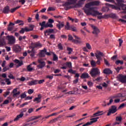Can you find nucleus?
Wrapping results in <instances>:
<instances>
[{
    "instance_id": "obj_6",
    "label": "nucleus",
    "mask_w": 126,
    "mask_h": 126,
    "mask_svg": "<svg viewBox=\"0 0 126 126\" xmlns=\"http://www.w3.org/2000/svg\"><path fill=\"white\" fill-rule=\"evenodd\" d=\"M6 38L8 40V44L9 45H13V44H15L16 39L13 35H7L6 36Z\"/></svg>"
},
{
    "instance_id": "obj_15",
    "label": "nucleus",
    "mask_w": 126,
    "mask_h": 126,
    "mask_svg": "<svg viewBox=\"0 0 126 126\" xmlns=\"http://www.w3.org/2000/svg\"><path fill=\"white\" fill-rule=\"evenodd\" d=\"M54 29H47L44 32V35L45 36H49L50 34H51V33H54Z\"/></svg>"
},
{
    "instance_id": "obj_26",
    "label": "nucleus",
    "mask_w": 126,
    "mask_h": 126,
    "mask_svg": "<svg viewBox=\"0 0 126 126\" xmlns=\"http://www.w3.org/2000/svg\"><path fill=\"white\" fill-rule=\"evenodd\" d=\"M32 46L34 48H41L42 47V45L39 42L33 43Z\"/></svg>"
},
{
    "instance_id": "obj_25",
    "label": "nucleus",
    "mask_w": 126,
    "mask_h": 126,
    "mask_svg": "<svg viewBox=\"0 0 126 126\" xmlns=\"http://www.w3.org/2000/svg\"><path fill=\"white\" fill-rule=\"evenodd\" d=\"M11 101H12V99L11 98V97H8V99L5 100L3 104L4 105H7V104H8V103H9V102H11Z\"/></svg>"
},
{
    "instance_id": "obj_60",
    "label": "nucleus",
    "mask_w": 126,
    "mask_h": 126,
    "mask_svg": "<svg viewBox=\"0 0 126 126\" xmlns=\"http://www.w3.org/2000/svg\"><path fill=\"white\" fill-rule=\"evenodd\" d=\"M8 69H9V67H4L3 68V72H5V71H6V70H8Z\"/></svg>"
},
{
    "instance_id": "obj_32",
    "label": "nucleus",
    "mask_w": 126,
    "mask_h": 126,
    "mask_svg": "<svg viewBox=\"0 0 126 126\" xmlns=\"http://www.w3.org/2000/svg\"><path fill=\"white\" fill-rule=\"evenodd\" d=\"M48 27H49L50 28H53L54 27V26L53 25V24L48 22L46 24L45 28H47Z\"/></svg>"
},
{
    "instance_id": "obj_16",
    "label": "nucleus",
    "mask_w": 126,
    "mask_h": 126,
    "mask_svg": "<svg viewBox=\"0 0 126 126\" xmlns=\"http://www.w3.org/2000/svg\"><path fill=\"white\" fill-rule=\"evenodd\" d=\"M28 84L29 85V86H32V85H36V84H38V80H34L31 82H29Z\"/></svg>"
},
{
    "instance_id": "obj_34",
    "label": "nucleus",
    "mask_w": 126,
    "mask_h": 126,
    "mask_svg": "<svg viewBox=\"0 0 126 126\" xmlns=\"http://www.w3.org/2000/svg\"><path fill=\"white\" fill-rule=\"evenodd\" d=\"M27 96V95H26V92H25L21 94L20 97L21 99H24V98H26Z\"/></svg>"
},
{
    "instance_id": "obj_14",
    "label": "nucleus",
    "mask_w": 126,
    "mask_h": 126,
    "mask_svg": "<svg viewBox=\"0 0 126 126\" xmlns=\"http://www.w3.org/2000/svg\"><path fill=\"white\" fill-rule=\"evenodd\" d=\"M91 27L93 29L94 31L93 32V34L94 35H97L98 33H100V30L98 28L95 27L94 26L91 25Z\"/></svg>"
},
{
    "instance_id": "obj_48",
    "label": "nucleus",
    "mask_w": 126,
    "mask_h": 126,
    "mask_svg": "<svg viewBox=\"0 0 126 126\" xmlns=\"http://www.w3.org/2000/svg\"><path fill=\"white\" fill-rule=\"evenodd\" d=\"M86 46L88 50H91V49H92V48L91 47V45H90V44L88 43H87L86 44Z\"/></svg>"
},
{
    "instance_id": "obj_31",
    "label": "nucleus",
    "mask_w": 126,
    "mask_h": 126,
    "mask_svg": "<svg viewBox=\"0 0 126 126\" xmlns=\"http://www.w3.org/2000/svg\"><path fill=\"white\" fill-rule=\"evenodd\" d=\"M116 110L112 109V108L109 109V111L107 113V116H110V115H111V114H115V113H116Z\"/></svg>"
},
{
    "instance_id": "obj_5",
    "label": "nucleus",
    "mask_w": 126,
    "mask_h": 126,
    "mask_svg": "<svg viewBox=\"0 0 126 126\" xmlns=\"http://www.w3.org/2000/svg\"><path fill=\"white\" fill-rule=\"evenodd\" d=\"M90 74L92 77H95L96 75H100V70L98 68H92Z\"/></svg>"
},
{
    "instance_id": "obj_7",
    "label": "nucleus",
    "mask_w": 126,
    "mask_h": 126,
    "mask_svg": "<svg viewBox=\"0 0 126 126\" xmlns=\"http://www.w3.org/2000/svg\"><path fill=\"white\" fill-rule=\"evenodd\" d=\"M35 26L34 25L30 26L29 28L26 27L25 28H22L21 30L20 31V33L21 34H24V32H29V31H32L34 29Z\"/></svg>"
},
{
    "instance_id": "obj_30",
    "label": "nucleus",
    "mask_w": 126,
    "mask_h": 126,
    "mask_svg": "<svg viewBox=\"0 0 126 126\" xmlns=\"http://www.w3.org/2000/svg\"><path fill=\"white\" fill-rule=\"evenodd\" d=\"M58 120H59V118H54L53 119L51 120L48 123V124H54L56 122H58Z\"/></svg>"
},
{
    "instance_id": "obj_40",
    "label": "nucleus",
    "mask_w": 126,
    "mask_h": 126,
    "mask_svg": "<svg viewBox=\"0 0 126 126\" xmlns=\"http://www.w3.org/2000/svg\"><path fill=\"white\" fill-rule=\"evenodd\" d=\"M45 66V63H40L37 65L38 68H43Z\"/></svg>"
},
{
    "instance_id": "obj_44",
    "label": "nucleus",
    "mask_w": 126,
    "mask_h": 126,
    "mask_svg": "<svg viewBox=\"0 0 126 126\" xmlns=\"http://www.w3.org/2000/svg\"><path fill=\"white\" fill-rule=\"evenodd\" d=\"M5 82L7 83V85H10L11 84V82L9 80V79L6 78L5 80Z\"/></svg>"
},
{
    "instance_id": "obj_55",
    "label": "nucleus",
    "mask_w": 126,
    "mask_h": 126,
    "mask_svg": "<svg viewBox=\"0 0 126 126\" xmlns=\"http://www.w3.org/2000/svg\"><path fill=\"white\" fill-rule=\"evenodd\" d=\"M14 62L15 63H22V62H21L17 60V59H15L14 61Z\"/></svg>"
},
{
    "instance_id": "obj_13",
    "label": "nucleus",
    "mask_w": 126,
    "mask_h": 126,
    "mask_svg": "<svg viewBox=\"0 0 126 126\" xmlns=\"http://www.w3.org/2000/svg\"><path fill=\"white\" fill-rule=\"evenodd\" d=\"M74 37L75 39L72 40L73 43H74L75 44H81V43H82L81 39L78 36L76 35H74Z\"/></svg>"
},
{
    "instance_id": "obj_24",
    "label": "nucleus",
    "mask_w": 126,
    "mask_h": 126,
    "mask_svg": "<svg viewBox=\"0 0 126 126\" xmlns=\"http://www.w3.org/2000/svg\"><path fill=\"white\" fill-rule=\"evenodd\" d=\"M46 21H43L42 23H39V25L41 26V28H40V30H43L44 28H46Z\"/></svg>"
},
{
    "instance_id": "obj_28",
    "label": "nucleus",
    "mask_w": 126,
    "mask_h": 126,
    "mask_svg": "<svg viewBox=\"0 0 126 126\" xmlns=\"http://www.w3.org/2000/svg\"><path fill=\"white\" fill-rule=\"evenodd\" d=\"M27 69L28 70V71H32V70H33V69H34V68H33L32 67V64H30L29 65H28L27 66Z\"/></svg>"
},
{
    "instance_id": "obj_41",
    "label": "nucleus",
    "mask_w": 126,
    "mask_h": 126,
    "mask_svg": "<svg viewBox=\"0 0 126 126\" xmlns=\"http://www.w3.org/2000/svg\"><path fill=\"white\" fill-rule=\"evenodd\" d=\"M28 94H30L31 95V94H33L34 93V89H30L28 91Z\"/></svg>"
},
{
    "instance_id": "obj_42",
    "label": "nucleus",
    "mask_w": 126,
    "mask_h": 126,
    "mask_svg": "<svg viewBox=\"0 0 126 126\" xmlns=\"http://www.w3.org/2000/svg\"><path fill=\"white\" fill-rule=\"evenodd\" d=\"M70 27H69V23H67L66 25L65 26V29L66 30H70Z\"/></svg>"
},
{
    "instance_id": "obj_59",
    "label": "nucleus",
    "mask_w": 126,
    "mask_h": 126,
    "mask_svg": "<svg viewBox=\"0 0 126 126\" xmlns=\"http://www.w3.org/2000/svg\"><path fill=\"white\" fill-rule=\"evenodd\" d=\"M26 38V36H20L19 37V41H22V40H25V39Z\"/></svg>"
},
{
    "instance_id": "obj_61",
    "label": "nucleus",
    "mask_w": 126,
    "mask_h": 126,
    "mask_svg": "<svg viewBox=\"0 0 126 126\" xmlns=\"http://www.w3.org/2000/svg\"><path fill=\"white\" fill-rule=\"evenodd\" d=\"M53 60L54 61H57L58 60V56L55 54H53Z\"/></svg>"
},
{
    "instance_id": "obj_10",
    "label": "nucleus",
    "mask_w": 126,
    "mask_h": 126,
    "mask_svg": "<svg viewBox=\"0 0 126 126\" xmlns=\"http://www.w3.org/2000/svg\"><path fill=\"white\" fill-rule=\"evenodd\" d=\"M118 80L121 83H126V75H119L117 77Z\"/></svg>"
},
{
    "instance_id": "obj_49",
    "label": "nucleus",
    "mask_w": 126,
    "mask_h": 126,
    "mask_svg": "<svg viewBox=\"0 0 126 126\" xmlns=\"http://www.w3.org/2000/svg\"><path fill=\"white\" fill-rule=\"evenodd\" d=\"M87 84L89 85V87H92V86H93V83L91 81L88 82Z\"/></svg>"
},
{
    "instance_id": "obj_1",
    "label": "nucleus",
    "mask_w": 126,
    "mask_h": 126,
    "mask_svg": "<svg viewBox=\"0 0 126 126\" xmlns=\"http://www.w3.org/2000/svg\"><path fill=\"white\" fill-rule=\"evenodd\" d=\"M99 4H100V1H94L86 4L85 7L83 8L84 12L87 15H92L93 16L102 15V13L97 11L95 8H91L93 5H99Z\"/></svg>"
},
{
    "instance_id": "obj_50",
    "label": "nucleus",
    "mask_w": 126,
    "mask_h": 126,
    "mask_svg": "<svg viewBox=\"0 0 126 126\" xmlns=\"http://www.w3.org/2000/svg\"><path fill=\"white\" fill-rule=\"evenodd\" d=\"M46 78H48V79L52 80V79H53V78H54V75L52 74L51 76L47 75V76H46Z\"/></svg>"
},
{
    "instance_id": "obj_9",
    "label": "nucleus",
    "mask_w": 126,
    "mask_h": 126,
    "mask_svg": "<svg viewBox=\"0 0 126 126\" xmlns=\"http://www.w3.org/2000/svg\"><path fill=\"white\" fill-rule=\"evenodd\" d=\"M21 113L20 114L17 116V117L14 119V122H16L19 120V119H21L23 116H24V113H25L27 111V108H25L21 109Z\"/></svg>"
},
{
    "instance_id": "obj_20",
    "label": "nucleus",
    "mask_w": 126,
    "mask_h": 126,
    "mask_svg": "<svg viewBox=\"0 0 126 126\" xmlns=\"http://www.w3.org/2000/svg\"><path fill=\"white\" fill-rule=\"evenodd\" d=\"M67 67L70 68V67H71V63H65L64 66L61 67V68L62 69H66Z\"/></svg>"
},
{
    "instance_id": "obj_56",
    "label": "nucleus",
    "mask_w": 126,
    "mask_h": 126,
    "mask_svg": "<svg viewBox=\"0 0 126 126\" xmlns=\"http://www.w3.org/2000/svg\"><path fill=\"white\" fill-rule=\"evenodd\" d=\"M10 94V92H5L3 94L4 97H6L8 95H9Z\"/></svg>"
},
{
    "instance_id": "obj_47",
    "label": "nucleus",
    "mask_w": 126,
    "mask_h": 126,
    "mask_svg": "<svg viewBox=\"0 0 126 126\" xmlns=\"http://www.w3.org/2000/svg\"><path fill=\"white\" fill-rule=\"evenodd\" d=\"M58 47L59 50H63V45H62V43H59Z\"/></svg>"
},
{
    "instance_id": "obj_36",
    "label": "nucleus",
    "mask_w": 126,
    "mask_h": 126,
    "mask_svg": "<svg viewBox=\"0 0 126 126\" xmlns=\"http://www.w3.org/2000/svg\"><path fill=\"white\" fill-rule=\"evenodd\" d=\"M54 10H56V9L54 7H49L47 11L50 12V11H54Z\"/></svg>"
},
{
    "instance_id": "obj_38",
    "label": "nucleus",
    "mask_w": 126,
    "mask_h": 126,
    "mask_svg": "<svg viewBox=\"0 0 126 126\" xmlns=\"http://www.w3.org/2000/svg\"><path fill=\"white\" fill-rule=\"evenodd\" d=\"M68 72L69 73H72V74H75V73H76V71L73 70L72 69H70L68 70Z\"/></svg>"
},
{
    "instance_id": "obj_27",
    "label": "nucleus",
    "mask_w": 126,
    "mask_h": 126,
    "mask_svg": "<svg viewBox=\"0 0 126 126\" xmlns=\"http://www.w3.org/2000/svg\"><path fill=\"white\" fill-rule=\"evenodd\" d=\"M81 78H89V74L87 73H84L82 74Z\"/></svg>"
},
{
    "instance_id": "obj_33",
    "label": "nucleus",
    "mask_w": 126,
    "mask_h": 126,
    "mask_svg": "<svg viewBox=\"0 0 126 126\" xmlns=\"http://www.w3.org/2000/svg\"><path fill=\"white\" fill-rule=\"evenodd\" d=\"M9 11V7H5L3 9L4 13H8Z\"/></svg>"
},
{
    "instance_id": "obj_37",
    "label": "nucleus",
    "mask_w": 126,
    "mask_h": 126,
    "mask_svg": "<svg viewBox=\"0 0 126 126\" xmlns=\"http://www.w3.org/2000/svg\"><path fill=\"white\" fill-rule=\"evenodd\" d=\"M28 53H31V57H33L35 55V52L34 51V49H32V51H28Z\"/></svg>"
},
{
    "instance_id": "obj_18",
    "label": "nucleus",
    "mask_w": 126,
    "mask_h": 126,
    "mask_svg": "<svg viewBox=\"0 0 126 126\" xmlns=\"http://www.w3.org/2000/svg\"><path fill=\"white\" fill-rule=\"evenodd\" d=\"M46 52H47V50H46V49L45 48L43 50H41L39 54V57H42L46 56Z\"/></svg>"
},
{
    "instance_id": "obj_64",
    "label": "nucleus",
    "mask_w": 126,
    "mask_h": 126,
    "mask_svg": "<svg viewBox=\"0 0 126 126\" xmlns=\"http://www.w3.org/2000/svg\"><path fill=\"white\" fill-rule=\"evenodd\" d=\"M25 0H19V2H21L22 4H24L25 3Z\"/></svg>"
},
{
    "instance_id": "obj_58",
    "label": "nucleus",
    "mask_w": 126,
    "mask_h": 126,
    "mask_svg": "<svg viewBox=\"0 0 126 126\" xmlns=\"http://www.w3.org/2000/svg\"><path fill=\"white\" fill-rule=\"evenodd\" d=\"M121 99L120 98H116L114 99V103H120Z\"/></svg>"
},
{
    "instance_id": "obj_53",
    "label": "nucleus",
    "mask_w": 126,
    "mask_h": 126,
    "mask_svg": "<svg viewBox=\"0 0 126 126\" xmlns=\"http://www.w3.org/2000/svg\"><path fill=\"white\" fill-rule=\"evenodd\" d=\"M117 58H118V55H114L112 57H111V59L112 61H116V60H117Z\"/></svg>"
},
{
    "instance_id": "obj_46",
    "label": "nucleus",
    "mask_w": 126,
    "mask_h": 126,
    "mask_svg": "<svg viewBox=\"0 0 126 126\" xmlns=\"http://www.w3.org/2000/svg\"><path fill=\"white\" fill-rule=\"evenodd\" d=\"M38 63H45V60L42 59H39L38 60Z\"/></svg>"
},
{
    "instance_id": "obj_29",
    "label": "nucleus",
    "mask_w": 126,
    "mask_h": 126,
    "mask_svg": "<svg viewBox=\"0 0 126 126\" xmlns=\"http://www.w3.org/2000/svg\"><path fill=\"white\" fill-rule=\"evenodd\" d=\"M121 97H123V94H118L112 96V98L113 99H116L117 98H121Z\"/></svg>"
},
{
    "instance_id": "obj_11",
    "label": "nucleus",
    "mask_w": 126,
    "mask_h": 126,
    "mask_svg": "<svg viewBox=\"0 0 126 126\" xmlns=\"http://www.w3.org/2000/svg\"><path fill=\"white\" fill-rule=\"evenodd\" d=\"M98 119H99V117L95 118H92L91 119L90 122H87L86 124H84L83 125V126H91L92 124L94 123H96L97 122Z\"/></svg>"
},
{
    "instance_id": "obj_2",
    "label": "nucleus",
    "mask_w": 126,
    "mask_h": 126,
    "mask_svg": "<svg viewBox=\"0 0 126 126\" xmlns=\"http://www.w3.org/2000/svg\"><path fill=\"white\" fill-rule=\"evenodd\" d=\"M117 1L118 3V5L115 6L114 5H112L111 4L107 3L106 4L107 5L112 8L113 9H119L121 10V9H123V10H124L123 12H125L126 13V5H124L123 4V0H117Z\"/></svg>"
},
{
    "instance_id": "obj_54",
    "label": "nucleus",
    "mask_w": 126,
    "mask_h": 126,
    "mask_svg": "<svg viewBox=\"0 0 126 126\" xmlns=\"http://www.w3.org/2000/svg\"><path fill=\"white\" fill-rule=\"evenodd\" d=\"M122 68H123V67L120 66V67H117V68H115V69L117 71V72H119V71H120V70H121V69H122Z\"/></svg>"
},
{
    "instance_id": "obj_12",
    "label": "nucleus",
    "mask_w": 126,
    "mask_h": 126,
    "mask_svg": "<svg viewBox=\"0 0 126 126\" xmlns=\"http://www.w3.org/2000/svg\"><path fill=\"white\" fill-rule=\"evenodd\" d=\"M13 50L15 51V53H19L20 52H21L22 48L19 45L16 44L13 46Z\"/></svg>"
},
{
    "instance_id": "obj_39",
    "label": "nucleus",
    "mask_w": 126,
    "mask_h": 126,
    "mask_svg": "<svg viewBox=\"0 0 126 126\" xmlns=\"http://www.w3.org/2000/svg\"><path fill=\"white\" fill-rule=\"evenodd\" d=\"M18 8H20V6H18L15 8H13L10 10V12L13 13V12H14L17 9H18Z\"/></svg>"
},
{
    "instance_id": "obj_57",
    "label": "nucleus",
    "mask_w": 126,
    "mask_h": 126,
    "mask_svg": "<svg viewBox=\"0 0 126 126\" xmlns=\"http://www.w3.org/2000/svg\"><path fill=\"white\" fill-rule=\"evenodd\" d=\"M33 111L34 108H30L28 111V113H29V114H31V113H32V112H33Z\"/></svg>"
},
{
    "instance_id": "obj_19",
    "label": "nucleus",
    "mask_w": 126,
    "mask_h": 126,
    "mask_svg": "<svg viewBox=\"0 0 126 126\" xmlns=\"http://www.w3.org/2000/svg\"><path fill=\"white\" fill-rule=\"evenodd\" d=\"M41 94H39L37 97H36L34 99H33V102H36L37 104L40 103L41 102Z\"/></svg>"
},
{
    "instance_id": "obj_23",
    "label": "nucleus",
    "mask_w": 126,
    "mask_h": 126,
    "mask_svg": "<svg viewBox=\"0 0 126 126\" xmlns=\"http://www.w3.org/2000/svg\"><path fill=\"white\" fill-rule=\"evenodd\" d=\"M17 88H15L13 90L12 93H13V96H17V95H19L20 94V92H17Z\"/></svg>"
},
{
    "instance_id": "obj_21",
    "label": "nucleus",
    "mask_w": 126,
    "mask_h": 126,
    "mask_svg": "<svg viewBox=\"0 0 126 126\" xmlns=\"http://www.w3.org/2000/svg\"><path fill=\"white\" fill-rule=\"evenodd\" d=\"M64 26V23L62 22H58V24H57V27L59 29H61V28H63Z\"/></svg>"
},
{
    "instance_id": "obj_22",
    "label": "nucleus",
    "mask_w": 126,
    "mask_h": 126,
    "mask_svg": "<svg viewBox=\"0 0 126 126\" xmlns=\"http://www.w3.org/2000/svg\"><path fill=\"white\" fill-rule=\"evenodd\" d=\"M103 115V111H98L96 113L93 114V117H98Z\"/></svg>"
},
{
    "instance_id": "obj_17",
    "label": "nucleus",
    "mask_w": 126,
    "mask_h": 126,
    "mask_svg": "<svg viewBox=\"0 0 126 126\" xmlns=\"http://www.w3.org/2000/svg\"><path fill=\"white\" fill-rule=\"evenodd\" d=\"M103 73L104 74H112L113 71L111 70L110 68H105L103 70Z\"/></svg>"
},
{
    "instance_id": "obj_4",
    "label": "nucleus",
    "mask_w": 126,
    "mask_h": 126,
    "mask_svg": "<svg viewBox=\"0 0 126 126\" xmlns=\"http://www.w3.org/2000/svg\"><path fill=\"white\" fill-rule=\"evenodd\" d=\"M67 2H65L63 4V6L65 10H68V9H70L71 8H73L75 7V6L73 5L74 3H75V2L77 0H66Z\"/></svg>"
},
{
    "instance_id": "obj_8",
    "label": "nucleus",
    "mask_w": 126,
    "mask_h": 126,
    "mask_svg": "<svg viewBox=\"0 0 126 126\" xmlns=\"http://www.w3.org/2000/svg\"><path fill=\"white\" fill-rule=\"evenodd\" d=\"M3 35H4V32H2L0 35V47H3V46L6 45V41H5L4 37H2Z\"/></svg>"
},
{
    "instance_id": "obj_35",
    "label": "nucleus",
    "mask_w": 126,
    "mask_h": 126,
    "mask_svg": "<svg viewBox=\"0 0 126 126\" xmlns=\"http://www.w3.org/2000/svg\"><path fill=\"white\" fill-rule=\"evenodd\" d=\"M116 121L117 122H121V121H123V117H122V116H117L116 118Z\"/></svg>"
},
{
    "instance_id": "obj_51",
    "label": "nucleus",
    "mask_w": 126,
    "mask_h": 126,
    "mask_svg": "<svg viewBox=\"0 0 126 126\" xmlns=\"http://www.w3.org/2000/svg\"><path fill=\"white\" fill-rule=\"evenodd\" d=\"M109 16L112 17V18H117V15L115 14H110Z\"/></svg>"
},
{
    "instance_id": "obj_45",
    "label": "nucleus",
    "mask_w": 126,
    "mask_h": 126,
    "mask_svg": "<svg viewBox=\"0 0 126 126\" xmlns=\"http://www.w3.org/2000/svg\"><path fill=\"white\" fill-rule=\"evenodd\" d=\"M35 117L34 116H32L30 118L29 120L27 121V123H29V122H32V121H35Z\"/></svg>"
},
{
    "instance_id": "obj_43",
    "label": "nucleus",
    "mask_w": 126,
    "mask_h": 126,
    "mask_svg": "<svg viewBox=\"0 0 126 126\" xmlns=\"http://www.w3.org/2000/svg\"><path fill=\"white\" fill-rule=\"evenodd\" d=\"M67 51L68 52V54L69 55H70V54H71V53L72 52V48L67 47Z\"/></svg>"
},
{
    "instance_id": "obj_3",
    "label": "nucleus",
    "mask_w": 126,
    "mask_h": 126,
    "mask_svg": "<svg viewBox=\"0 0 126 126\" xmlns=\"http://www.w3.org/2000/svg\"><path fill=\"white\" fill-rule=\"evenodd\" d=\"M91 57H95L97 60V63H101L103 62V58H102V57H104L105 55H104L103 53L101 52V51H96L94 54L92 52L91 53Z\"/></svg>"
},
{
    "instance_id": "obj_62",
    "label": "nucleus",
    "mask_w": 126,
    "mask_h": 126,
    "mask_svg": "<svg viewBox=\"0 0 126 126\" xmlns=\"http://www.w3.org/2000/svg\"><path fill=\"white\" fill-rule=\"evenodd\" d=\"M116 63H124V61L123 60H117Z\"/></svg>"
},
{
    "instance_id": "obj_63",
    "label": "nucleus",
    "mask_w": 126,
    "mask_h": 126,
    "mask_svg": "<svg viewBox=\"0 0 126 126\" xmlns=\"http://www.w3.org/2000/svg\"><path fill=\"white\" fill-rule=\"evenodd\" d=\"M78 82V78L73 81V84H76Z\"/></svg>"
},
{
    "instance_id": "obj_52",
    "label": "nucleus",
    "mask_w": 126,
    "mask_h": 126,
    "mask_svg": "<svg viewBox=\"0 0 126 126\" xmlns=\"http://www.w3.org/2000/svg\"><path fill=\"white\" fill-rule=\"evenodd\" d=\"M70 30H71L72 31H73L74 32H77V29H76V28L74 27H71L70 28Z\"/></svg>"
}]
</instances>
